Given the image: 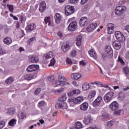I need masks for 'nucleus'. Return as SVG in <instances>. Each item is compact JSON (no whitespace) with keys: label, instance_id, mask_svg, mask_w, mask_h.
I'll return each instance as SVG.
<instances>
[{"label":"nucleus","instance_id":"obj_1","mask_svg":"<svg viewBox=\"0 0 129 129\" xmlns=\"http://www.w3.org/2000/svg\"><path fill=\"white\" fill-rule=\"evenodd\" d=\"M103 59H105V58H112L113 56V51H112V49L110 46H108L106 47L104 53L102 54Z\"/></svg>","mask_w":129,"mask_h":129},{"label":"nucleus","instance_id":"obj_2","mask_svg":"<svg viewBox=\"0 0 129 129\" xmlns=\"http://www.w3.org/2000/svg\"><path fill=\"white\" fill-rule=\"evenodd\" d=\"M67 81V79L65 78V77L61 75L58 76V80H55L54 81L55 85H60V86H64L65 83Z\"/></svg>","mask_w":129,"mask_h":129},{"label":"nucleus","instance_id":"obj_3","mask_svg":"<svg viewBox=\"0 0 129 129\" xmlns=\"http://www.w3.org/2000/svg\"><path fill=\"white\" fill-rule=\"evenodd\" d=\"M115 36L117 40L121 43H123L125 41V37H124V36L120 31L115 32Z\"/></svg>","mask_w":129,"mask_h":129},{"label":"nucleus","instance_id":"obj_4","mask_svg":"<svg viewBox=\"0 0 129 129\" xmlns=\"http://www.w3.org/2000/svg\"><path fill=\"white\" fill-rule=\"evenodd\" d=\"M65 15L66 16H70L74 13L75 9L72 6L68 5L65 7Z\"/></svg>","mask_w":129,"mask_h":129},{"label":"nucleus","instance_id":"obj_5","mask_svg":"<svg viewBox=\"0 0 129 129\" xmlns=\"http://www.w3.org/2000/svg\"><path fill=\"white\" fill-rule=\"evenodd\" d=\"M55 108L56 109H67V108H68V105L66 102H57L55 104Z\"/></svg>","mask_w":129,"mask_h":129},{"label":"nucleus","instance_id":"obj_6","mask_svg":"<svg viewBox=\"0 0 129 129\" xmlns=\"http://www.w3.org/2000/svg\"><path fill=\"white\" fill-rule=\"evenodd\" d=\"M114 93L112 92H109L107 93L104 97V101L108 103L110 100H112V97H113Z\"/></svg>","mask_w":129,"mask_h":129},{"label":"nucleus","instance_id":"obj_7","mask_svg":"<svg viewBox=\"0 0 129 129\" xmlns=\"http://www.w3.org/2000/svg\"><path fill=\"white\" fill-rule=\"evenodd\" d=\"M125 10H126V8L124 6H118L115 9V13L117 16H119L120 14H123Z\"/></svg>","mask_w":129,"mask_h":129},{"label":"nucleus","instance_id":"obj_8","mask_svg":"<svg viewBox=\"0 0 129 129\" xmlns=\"http://www.w3.org/2000/svg\"><path fill=\"white\" fill-rule=\"evenodd\" d=\"M68 29L70 32H74L77 29V22L76 21L71 22L69 24Z\"/></svg>","mask_w":129,"mask_h":129},{"label":"nucleus","instance_id":"obj_9","mask_svg":"<svg viewBox=\"0 0 129 129\" xmlns=\"http://www.w3.org/2000/svg\"><path fill=\"white\" fill-rule=\"evenodd\" d=\"M39 67L38 64H31L27 67L26 71L28 72H33V71L38 70Z\"/></svg>","mask_w":129,"mask_h":129},{"label":"nucleus","instance_id":"obj_10","mask_svg":"<svg viewBox=\"0 0 129 129\" xmlns=\"http://www.w3.org/2000/svg\"><path fill=\"white\" fill-rule=\"evenodd\" d=\"M68 101L70 102V103H74L75 104L80 103L81 102V96L75 98L69 99Z\"/></svg>","mask_w":129,"mask_h":129},{"label":"nucleus","instance_id":"obj_11","mask_svg":"<svg viewBox=\"0 0 129 129\" xmlns=\"http://www.w3.org/2000/svg\"><path fill=\"white\" fill-rule=\"evenodd\" d=\"M96 27H97V24L95 23H92L87 27V31L89 33L90 32H93V31H94V30H95V29L96 28Z\"/></svg>","mask_w":129,"mask_h":129},{"label":"nucleus","instance_id":"obj_12","mask_svg":"<svg viewBox=\"0 0 129 129\" xmlns=\"http://www.w3.org/2000/svg\"><path fill=\"white\" fill-rule=\"evenodd\" d=\"M61 50L63 51V52H66L67 51L70 50V49L71 48L70 47V45H69V43L68 42H64L62 44V45L61 47Z\"/></svg>","mask_w":129,"mask_h":129},{"label":"nucleus","instance_id":"obj_13","mask_svg":"<svg viewBox=\"0 0 129 129\" xmlns=\"http://www.w3.org/2000/svg\"><path fill=\"white\" fill-rule=\"evenodd\" d=\"M25 30L27 31V33H30L34 30H36V24H31L30 25H27L25 28Z\"/></svg>","mask_w":129,"mask_h":129},{"label":"nucleus","instance_id":"obj_14","mask_svg":"<svg viewBox=\"0 0 129 129\" xmlns=\"http://www.w3.org/2000/svg\"><path fill=\"white\" fill-rule=\"evenodd\" d=\"M114 25L112 23H109L107 25V28L108 31V34H112L114 32Z\"/></svg>","mask_w":129,"mask_h":129},{"label":"nucleus","instance_id":"obj_15","mask_svg":"<svg viewBox=\"0 0 129 129\" xmlns=\"http://www.w3.org/2000/svg\"><path fill=\"white\" fill-rule=\"evenodd\" d=\"M28 58L30 63H38L39 62V58L36 56L30 55Z\"/></svg>","mask_w":129,"mask_h":129},{"label":"nucleus","instance_id":"obj_16","mask_svg":"<svg viewBox=\"0 0 129 129\" xmlns=\"http://www.w3.org/2000/svg\"><path fill=\"white\" fill-rule=\"evenodd\" d=\"M109 108L111 110H116L117 108H118V103L116 101H114L111 103V104L109 105Z\"/></svg>","mask_w":129,"mask_h":129},{"label":"nucleus","instance_id":"obj_17","mask_svg":"<svg viewBox=\"0 0 129 129\" xmlns=\"http://www.w3.org/2000/svg\"><path fill=\"white\" fill-rule=\"evenodd\" d=\"M39 12L40 13H43L47 8V5H46V3L44 1H42L39 4Z\"/></svg>","mask_w":129,"mask_h":129},{"label":"nucleus","instance_id":"obj_18","mask_svg":"<svg viewBox=\"0 0 129 129\" xmlns=\"http://www.w3.org/2000/svg\"><path fill=\"white\" fill-rule=\"evenodd\" d=\"M120 43L121 42L119 41H113L112 42L113 46L115 50H119L120 49L121 47V44Z\"/></svg>","mask_w":129,"mask_h":129},{"label":"nucleus","instance_id":"obj_19","mask_svg":"<svg viewBox=\"0 0 129 129\" xmlns=\"http://www.w3.org/2000/svg\"><path fill=\"white\" fill-rule=\"evenodd\" d=\"M19 118V122H22L24 119L27 118V116H26V113H21L18 115Z\"/></svg>","mask_w":129,"mask_h":129},{"label":"nucleus","instance_id":"obj_20","mask_svg":"<svg viewBox=\"0 0 129 129\" xmlns=\"http://www.w3.org/2000/svg\"><path fill=\"white\" fill-rule=\"evenodd\" d=\"M91 87V86L89 83H84L82 84L83 91H87V90H89V89H90Z\"/></svg>","mask_w":129,"mask_h":129},{"label":"nucleus","instance_id":"obj_21","mask_svg":"<svg viewBox=\"0 0 129 129\" xmlns=\"http://www.w3.org/2000/svg\"><path fill=\"white\" fill-rule=\"evenodd\" d=\"M79 92V91L77 89L73 90L68 93V95L69 97H73V96H75L76 94H78Z\"/></svg>","mask_w":129,"mask_h":129},{"label":"nucleus","instance_id":"obj_22","mask_svg":"<svg viewBox=\"0 0 129 129\" xmlns=\"http://www.w3.org/2000/svg\"><path fill=\"white\" fill-rule=\"evenodd\" d=\"M71 77L72 79L74 80H78L81 78V74L79 73H74L71 75Z\"/></svg>","mask_w":129,"mask_h":129},{"label":"nucleus","instance_id":"obj_23","mask_svg":"<svg viewBox=\"0 0 129 129\" xmlns=\"http://www.w3.org/2000/svg\"><path fill=\"white\" fill-rule=\"evenodd\" d=\"M12 42V38L9 37H7L4 38V44H6V45H11Z\"/></svg>","mask_w":129,"mask_h":129},{"label":"nucleus","instance_id":"obj_24","mask_svg":"<svg viewBox=\"0 0 129 129\" xmlns=\"http://www.w3.org/2000/svg\"><path fill=\"white\" fill-rule=\"evenodd\" d=\"M88 53L91 57H92L94 59H97V54H96V52L93 49L89 50Z\"/></svg>","mask_w":129,"mask_h":129},{"label":"nucleus","instance_id":"obj_25","mask_svg":"<svg viewBox=\"0 0 129 129\" xmlns=\"http://www.w3.org/2000/svg\"><path fill=\"white\" fill-rule=\"evenodd\" d=\"M54 19L57 24H60L61 21V15H60V14L56 13L54 16Z\"/></svg>","mask_w":129,"mask_h":129},{"label":"nucleus","instance_id":"obj_26","mask_svg":"<svg viewBox=\"0 0 129 129\" xmlns=\"http://www.w3.org/2000/svg\"><path fill=\"white\" fill-rule=\"evenodd\" d=\"M83 121L86 124H89V123L92 122V118L91 117H85Z\"/></svg>","mask_w":129,"mask_h":129},{"label":"nucleus","instance_id":"obj_27","mask_svg":"<svg viewBox=\"0 0 129 129\" xmlns=\"http://www.w3.org/2000/svg\"><path fill=\"white\" fill-rule=\"evenodd\" d=\"M76 44L78 47L81 46V35L77 36Z\"/></svg>","mask_w":129,"mask_h":129},{"label":"nucleus","instance_id":"obj_28","mask_svg":"<svg viewBox=\"0 0 129 129\" xmlns=\"http://www.w3.org/2000/svg\"><path fill=\"white\" fill-rule=\"evenodd\" d=\"M81 128V122L77 121L75 124V126L72 127L71 129H80Z\"/></svg>","mask_w":129,"mask_h":129},{"label":"nucleus","instance_id":"obj_29","mask_svg":"<svg viewBox=\"0 0 129 129\" xmlns=\"http://www.w3.org/2000/svg\"><path fill=\"white\" fill-rule=\"evenodd\" d=\"M95 95H96V91H95V90H93L89 92L88 97L91 99V98H93Z\"/></svg>","mask_w":129,"mask_h":129},{"label":"nucleus","instance_id":"obj_30","mask_svg":"<svg viewBox=\"0 0 129 129\" xmlns=\"http://www.w3.org/2000/svg\"><path fill=\"white\" fill-rule=\"evenodd\" d=\"M53 56H54V53H53V52H52V51H50L47 54H45L44 55V57L46 59H50L51 58H53Z\"/></svg>","mask_w":129,"mask_h":129},{"label":"nucleus","instance_id":"obj_31","mask_svg":"<svg viewBox=\"0 0 129 129\" xmlns=\"http://www.w3.org/2000/svg\"><path fill=\"white\" fill-rule=\"evenodd\" d=\"M66 99H67V98L66 97V94H64L62 95H61L58 98V102H64Z\"/></svg>","mask_w":129,"mask_h":129},{"label":"nucleus","instance_id":"obj_32","mask_svg":"<svg viewBox=\"0 0 129 129\" xmlns=\"http://www.w3.org/2000/svg\"><path fill=\"white\" fill-rule=\"evenodd\" d=\"M82 108L81 109L82 110H87V108H88V103L86 102H84L82 105H81Z\"/></svg>","mask_w":129,"mask_h":129},{"label":"nucleus","instance_id":"obj_33","mask_svg":"<svg viewBox=\"0 0 129 129\" xmlns=\"http://www.w3.org/2000/svg\"><path fill=\"white\" fill-rule=\"evenodd\" d=\"M13 82H14V78H13V77H10L8 78L5 81V83L7 84H12V83H13Z\"/></svg>","mask_w":129,"mask_h":129},{"label":"nucleus","instance_id":"obj_34","mask_svg":"<svg viewBox=\"0 0 129 129\" xmlns=\"http://www.w3.org/2000/svg\"><path fill=\"white\" fill-rule=\"evenodd\" d=\"M87 18L86 17H83L81 18V24H82V27H84V26H85L86 25V23H87Z\"/></svg>","mask_w":129,"mask_h":129},{"label":"nucleus","instance_id":"obj_35","mask_svg":"<svg viewBox=\"0 0 129 129\" xmlns=\"http://www.w3.org/2000/svg\"><path fill=\"white\" fill-rule=\"evenodd\" d=\"M17 123V119H12L9 122V125H11V126H14L15 124H16Z\"/></svg>","mask_w":129,"mask_h":129},{"label":"nucleus","instance_id":"obj_36","mask_svg":"<svg viewBox=\"0 0 129 129\" xmlns=\"http://www.w3.org/2000/svg\"><path fill=\"white\" fill-rule=\"evenodd\" d=\"M76 54H77V51L76 50L73 49L70 53V57L73 58V57H75V56H76Z\"/></svg>","mask_w":129,"mask_h":129},{"label":"nucleus","instance_id":"obj_37","mask_svg":"<svg viewBox=\"0 0 129 129\" xmlns=\"http://www.w3.org/2000/svg\"><path fill=\"white\" fill-rule=\"evenodd\" d=\"M64 92V89L62 88H60L58 90H55V94H61L62 92Z\"/></svg>","mask_w":129,"mask_h":129},{"label":"nucleus","instance_id":"obj_38","mask_svg":"<svg viewBox=\"0 0 129 129\" xmlns=\"http://www.w3.org/2000/svg\"><path fill=\"white\" fill-rule=\"evenodd\" d=\"M24 79L26 80H32L33 79V76L32 75L26 74L24 76Z\"/></svg>","mask_w":129,"mask_h":129},{"label":"nucleus","instance_id":"obj_39","mask_svg":"<svg viewBox=\"0 0 129 129\" xmlns=\"http://www.w3.org/2000/svg\"><path fill=\"white\" fill-rule=\"evenodd\" d=\"M109 116V114L107 113H103L102 114V120H104V119H106L107 117Z\"/></svg>","mask_w":129,"mask_h":129},{"label":"nucleus","instance_id":"obj_40","mask_svg":"<svg viewBox=\"0 0 129 129\" xmlns=\"http://www.w3.org/2000/svg\"><path fill=\"white\" fill-rule=\"evenodd\" d=\"M44 22L45 24H48V26H50L51 25V21H50V17H46L44 19Z\"/></svg>","mask_w":129,"mask_h":129},{"label":"nucleus","instance_id":"obj_41","mask_svg":"<svg viewBox=\"0 0 129 129\" xmlns=\"http://www.w3.org/2000/svg\"><path fill=\"white\" fill-rule=\"evenodd\" d=\"M123 71L126 76H127V75L129 74V68L128 67L124 68Z\"/></svg>","mask_w":129,"mask_h":129},{"label":"nucleus","instance_id":"obj_42","mask_svg":"<svg viewBox=\"0 0 129 129\" xmlns=\"http://www.w3.org/2000/svg\"><path fill=\"white\" fill-rule=\"evenodd\" d=\"M7 7L9 9V11H10L11 13H14V5H10V4H8Z\"/></svg>","mask_w":129,"mask_h":129},{"label":"nucleus","instance_id":"obj_43","mask_svg":"<svg viewBox=\"0 0 129 129\" xmlns=\"http://www.w3.org/2000/svg\"><path fill=\"white\" fill-rule=\"evenodd\" d=\"M8 114H14L15 113V111L14 110V108H10L8 109L7 111Z\"/></svg>","mask_w":129,"mask_h":129},{"label":"nucleus","instance_id":"obj_44","mask_svg":"<svg viewBox=\"0 0 129 129\" xmlns=\"http://www.w3.org/2000/svg\"><path fill=\"white\" fill-rule=\"evenodd\" d=\"M100 103L97 101V100L95 99V101L92 103V105L94 106H99Z\"/></svg>","mask_w":129,"mask_h":129},{"label":"nucleus","instance_id":"obj_45","mask_svg":"<svg viewBox=\"0 0 129 129\" xmlns=\"http://www.w3.org/2000/svg\"><path fill=\"white\" fill-rule=\"evenodd\" d=\"M69 3L70 4H71L72 5H76L78 2H79V0H68Z\"/></svg>","mask_w":129,"mask_h":129},{"label":"nucleus","instance_id":"obj_46","mask_svg":"<svg viewBox=\"0 0 129 129\" xmlns=\"http://www.w3.org/2000/svg\"><path fill=\"white\" fill-rule=\"evenodd\" d=\"M66 62L68 63V64H69L70 65H72V64H73V62H72V60L69 57L67 58L66 60Z\"/></svg>","mask_w":129,"mask_h":129},{"label":"nucleus","instance_id":"obj_47","mask_svg":"<svg viewBox=\"0 0 129 129\" xmlns=\"http://www.w3.org/2000/svg\"><path fill=\"white\" fill-rule=\"evenodd\" d=\"M56 63V60L54 58H53L51 60H50V63H49V66H54L55 65V63Z\"/></svg>","mask_w":129,"mask_h":129},{"label":"nucleus","instance_id":"obj_48","mask_svg":"<svg viewBox=\"0 0 129 129\" xmlns=\"http://www.w3.org/2000/svg\"><path fill=\"white\" fill-rule=\"evenodd\" d=\"M48 79L49 81H50V82H52L54 81V80H55V76H50L49 77H48Z\"/></svg>","mask_w":129,"mask_h":129},{"label":"nucleus","instance_id":"obj_49","mask_svg":"<svg viewBox=\"0 0 129 129\" xmlns=\"http://www.w3.org/2000/svg\"><path fill=\"white\" fill-rule=\"evenodd\" d=\"M35 39H36V37H33L29 39V40L27 41V43L28 45H30L31 43L33 42V41H35Z\"/></svg>","mask_w":129,"mask_h":129},{"label":"nucleus","instance_id":"obj_50","mask_svg":"<svg viewBox=\"0 0 129 129\" xmlns=\"http://www.w3.org/2000/svg\"><path fill=\"white\" fill-rule=\"evenodd\" d=\"M88 64V62L86 60H81V66H83L84 67L86 66Z\"/></svg>","mask_w":129,"mask_h":129},{"label":"nucleus","instance_id":"obj_51","mask_svg":"<svg viewBox=\"0 0 129 129\" xmlns=\"http://www.w3.org/2000/svg\"><path fill=\"white\" fill-rule=\"evenodd\" d=\"M6 50L3 49V48L0 46V55H4L6 54Z\"/></svg>","mask_w":129,"mask_h":129},{"label":"nucleus","instance_id":"obj_52","mask_svg":"<svg viewBox=\"0 0 129 129\" xmlns=\"http://www.w3.org/2000/svg\"><path fill=\"white\" fill-rule=\"evenodd\" d=\"M113 124H114V121L113 120H110L108 121L107 123V125H108V126H112Z\"/></svg>","mask_w":129,"mask_h":129},{"label":"nucleus","instance_id":"obj_53","mask_svg":"<svg viewBox=\"0 0 129 129\" xmlns=\"http://www.w3.org/2000/svg\"><path fill=\"white\" fill-rule=\"evenodd\" d=\"M96 100H97L98 102H99L100 103V102H101V101L102 100V97H101V96H98L97 99H96Z\"/></svg>","mask_w":129,"mask_h":129},{"label":"nucleus","instance_id":"obj_54","mask_svg":"<svg viewBox=\"0 0 129 129\" xmlns=\"http://www.w3.org/2000/svg\"><path fill=\"white\" fill-rule=\"evenodd\" d=\"M118 62H120V63H122L123 65H124V61L122 59V58H120V56H118Z\"/></svg>","mask_w":129,"mask_h":129},{"label":"nucleus","instance_id":"obj_55","mask_svg":"<svg viewBox=\"0 0 129 129\" xmlns=\"http://www.w3.org/2000/svg\"><path fill=\"white\" fill-rule=\"evenodd\" d=\"M19 19L20 20V21L23 22H25V16L23 15H20Z\"/></svg>","mask_w":129,"mask_h":129},{"label":"nucleus","instance_id":"obj_56","mask_svg":"<svg viewBox=\"0 0 129 129\" xmlns=\"http://www.w3.org/2000/svg\"><path fill=\"white\" fill-rule=\"evenodd\" d=\"M119 97L123 99V98H124V97H125V94H124V93L121 92L119 94Z\"/></svg>","mask_w":129,"mask_h":129},{"label":"nucleus","instance_id":"obj_57","mask_svg":"<svg viewBox=\"0 0 129 129\" xmlns=\"http://www.w3.org/2000/svg\"><path fill=\"white\" fill-rule=\"evenodd\" d=\"M45 105V102L44 101H41L39 103L38 106L40 107H43Z\"/></svg>","mask_w":129,"mask_h":129},{"label":"nucleus","instance_id":"obj_58","mask_svg":"<svg viewBox=\"0 0 129 129\" xmlns=\"http://www.w3.org/2000/svg\"><path fill=\"white\" fill-rule=\"evenodd\" d=\"M40 92H41V88H37V89L35 90L34 93H35V94H36V95H38V94H39V93H40Z\"/></svg>","mask_w":129,"mask_h":129},{"label":"nucleus","instance_id":"obj_59","mask_svg":"<svg viewBox=\"0 0 129 129\" xmlns=\"http://www.w3.org/2000/svg\"><path fill=\"white\" fill-rule=\"evenodd\" d=\"M57 36H58V37H60V38H62L63 34L61 31H58L57 33Z\"/></svg>","mask_w":129,"mask_h":129},{"label":"nucleus","instance_id":"obj_60","mask_svg":"<svg viewBox=\"0 0 129 129\" xmlns=\"http://www.w3.org/2000/svg\"><path fill=\"white\" fill-rule=\"evenodd\" d=\"M0 124L2 126H5V125H6V122H5V121H0Z\"/></svg>","mask_w":129,"mask_h":129},{"label":"nucleus","instance_id":"obj_61","mask_svg":"<svg viewBox=\"0 0 129 129\" xmlns=\"http://www.w3.org/2000/svg\"><path fill=\"white\" fill-rule=\"evenodd\" d=\"M87 9H88V6L85 5L83 7V10L84 12H85L86 11H87Z\"/></svg>","mask_w":129,"mask_h":129},{"label":"nucleus","instance_id":"obj_62","mask_svg":"<svg viewBox=\"0 0 129 129\" xmlns=\"http://www.w3.org/2000/svg\"><path fill=\"white\" fill-rule=\"evenodd\" d=\"M124 30L129 33V25L125 26Z\"/></svg>","mask_w":129,"mask_h":129},{"label":"nucleus","instance_id":"obj_63","mask_svg":"<svg viewBox=\"0 0 129 129\" xmlns=\"http://www.w3.org/2000/svg\"><path fill=\"white\" fill-rule=\"evenodd\" d=\"M72 84L74 85V86H77L78 84H77V82L75 81L72 82Z\"/></svg>","mask_w":129,"mask_h":129},{"label":"nucleus","instance_id":"obj_64","mask_svg":"<svg viewBox=\"0 0 129 129\" xmlns=\"http://www.w3.org/2000/svg\"><path fill=\"white\" fill-rule=\"evenodd\" d=\"M95 83L96 85H102L101 82H98V81L95 82Z\"/></svg>","mask_w":129,"mask_h":129}]
</instances>
